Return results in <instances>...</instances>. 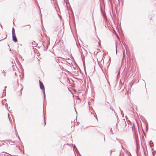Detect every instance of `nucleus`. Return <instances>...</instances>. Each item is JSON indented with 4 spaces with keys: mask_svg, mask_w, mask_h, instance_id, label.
I'll use <instances>...</instances> for the list:
<instances>
[{
    "mask_svg": "<svg viewBox=\"0 0 156 156\" xmlns=\"http://www.w3.org/2000/svg\"><path fill=\"white\" fill-rule=\"evenodd\" d=\"M28 28L29 29H30V25H28Z\"/></svg>",
    "mask_w": 156,
    "mask_h": 156,
    "instance_id": "4",
    "label": "nucleus"
},
{
    "mask_svg": "<svg viewBox=\"0 0 156 156\" xmlns=\"http://www.w3.org/2000/svg\"><path fill=\"white\" fill-rule=\"evenodd\" d=\"M12 39L13 41L15 42H17V39L16 38V36H15V34L14 32V30L13 29L12 31Z\"/></svg>",
    "mask_w": 156,
    "mask_h": 156,
    "instance_id": "1",
    "label": "nucleus"
},
{
    "mask_svg": "<svg viewBox=\"0 0 156 156\" xmlns=\"http://www.w3.org/2000/svg\"><path fill=\"white\" fill-rule=\"evenodd\" d=\"M2 73H3V75H4V76H5V71H3V72H2Z\"/></svg>",
    "mask_w": 156,
    "mask_h": 156,
    "instance_id": "3",
    "label": "nucleus"
},
{
    "mask_svg": "<svg viewBox=\"0 0 156 156\" xmlns=\"http://www.w3.org/2000/svg\"><path fill=\"white\" fill-rule=\"evenodd\" d=\"M39 83H40V88L43 90V92L44 94L45 93V89L44 86L43 85V84L42 82H41L40 80H39Z\"/></svg>",
    "mask_w": 156,
    "mask_h": 156,
    "instance_id": "2",
    "label": "nucleus"
}]
</instances>
